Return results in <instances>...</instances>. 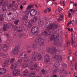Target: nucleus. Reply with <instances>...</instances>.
I'll return each mask as SVG.
<instances>
[{
  "mask_svg": "<svg viewBox=\"0 0 77 77\" xmlns=\"http://www.w3.org/2000/svg\"><path fill=\"white\" fill-rule=\"evenodd\" d=\"M58 26V24H57L54 25V24L49 25L48 26H46V27L47 28L46 31L44 32L43 33V35L45 36H48L51 34V30H53L55 32H57V27Z\"/></svg>",
  "mask_w": 77,
  "mask_h": 77,
  "instance_id": "obj_1",
  "label": "nucleus"
},
{
  "mask_svg": "<svg viewBox=\"0 0 77 77\" xmlns=\"http://www.w3.org/2000/svg\"><path fill=\"white\" fill-rule=\"evenodd\" d=\"M32 8H33L32 5L28 6L26 8V11L27 12H30V15L31 17H33L36 15L37 11H36V10L34 9H31ZM30 9L31 10H30Z\"/></svg>",
  "mask_w": 77,
  "mask_h": 77,
  "instance_id": "obj_2",
  "label": "nucleus"
},
{
  "mask_svg": "<svg viewBox=\"0 0 77 77\" xmlns=\"http://www.w3.org/2000/svg\"><path fill=\"white\" fill-rule=\"evenodd\" d=\"M35 42L36 43H39L41 46L44 45V40L41 38H38L35 39Z\"/></svg>",
  "mask_w": 77,
  "mask_h": 77,
  "instance_id": "obj_3",
  "label": "nucleus"
},
{
  "mask_svg": "<svg viewBox=\"0 0 77 77\" xmlns=\"http://www.w3.org/2000/svg\"><path fill=\"white\" fill-rule=\"evenodd\" d=\"M20 46H17L15 48L12 50V53L14 55H15L17 54L18 53L19 51V49H20Z\"/></svg>",
  "mask_w": 77,
  "mask_h": 77,
  "instance_id": "obj_4",
  "label": "nucleus"
},
{
  "mask_svg": "<svg viewBox=\"0 0 77 77\" xmlns=\"http://www.w3.org/2000/svg\"><path fill=\"white\" fill-rule=\"evenodd\" d=\"M20 71L18 70L15 69L13 71V76H19L20 75Z\"/></svg>",
  "mask_w": 77,
  "mask_h": 77,
  "instance_id": "obj_5",
  "label": "nucleus"
},
{
  "mask_svg": "<svg viewBox=\"0 0 77 77\" xmlns=\"http://www.w3.org/2000/svg\"><path fill=\"white\" fill-rule=\"evenodd\" d=\"M38 28L36 27H32V29H31V32L32 33H36L37 32H38Z\"/></svg>",
  "mask_w": 77,
  "mask_h": 77,
  "instance_id": "obj_6",
  "label": "nucleus"
},
{
  "mask_svg": "<svg viewBox=\"0 0 77 77\" xmlns=\"http://www.w3.org/2000/svg\"><path fill=\"white\" fill-rule=\"evenodd\" d=\"M44 59L46 61L47 63L49 62L50 60V56L46 54L45 56Z\"/></svg>",
  "mask_w": 77,
  "mask_h": 77,
  "instance_id": "obj_7",
  "label": "nucleus"
},
{
  "mask_svg": "<svg viewBox=\"0 0 77 77\" xmlns=\"http://www.w3.org/2000/svg\"><path fill=\"white\" fill-rule=\"evenodd\" d=\"M48 53H53V51H56V48L54 47L52 48V49H49L48 50Z\"/></svg>",
  "mask_w": 77,
  "mask_h": 77,
  "instance_id": "obj_8",
  "label": "nucleus"
},
{
  "mask_svg": "<svg viewBox=\"0 0 77 77\" xmlns=\"http://www.w3.org/2000/svg\"><path fill=\"white\" fill-rule=\"evenodd\" d=\"M6 69L4 68H2L0 69V74H6Z\"/></svg>",
  "mask_w": 77,
  "mask_h": 77,
  "instance_id": "obj_9",
  "label": "nucleus"
},
{
  "mask_svg": "<svg viewBox=\"0 0 77 77\" xmlns=\"http://www.w3.org/2000/svg\"><path fill=\"white\" fill-rule=\"evenodd\" d=\"M23 55L24 57H26L27 55V53L22 52L20 54L19 56L20 57H21V58H24V57H23Z\"/></svg>",
  "mask_w": 77,
  "mask_h": 77,
  "instance_id": "obj_10",
  "label": "nucleus"
},
{
  "mask_svg": "<svg viewBox=\"0 0 77 77\" xmlns=\"http://www.w3.org/2000/svg\"><path fill=\"white\" fill-rule=\"evenodd\" d=\"M10 61V59H8L7 60H6L3 64V65L5 67H6V66H7L8 64H9V62Z\"/></svg>",
  "mask_w": 77,
  "mask_h": 77,
  "instance_id": "obj_11",
  "label": "nucleus"
},
{
  "mask_svg": "<svg viewBox=\"0 0 77 77\" xmlns=\"http://www.w3.org/2000/svg\"><path fill=\"white\" fill-rule=\"evenodd\" d=\"M59 37V36L57 35V34H54V35H52L51 38V41H53L54 39H55L56 38Z\"/></svg>",
  "mask_w": 77,
  "mask_h": 77,
  "instance_id": "obj_12",
  "label": "nucleus"
},
{
  "mask_svg": "<svg viewBox=\"0 0 77 77\" xmlns=\"http://www.w3.org/2000/svg\"><path fill=\"white\" fill-rule=\"evenodd\" d=\"M38 20V18L36 17H35L33 18V19L31 20L30 21V23H32L33 24L35 23Z\"/></svg>",
  "mask_w": 77,
  "mask_h": 77,
  "instance_id": "obj_13",
  "label": "nucleus"
},
{
  "mask_svg": "<svg viewBox=\"0 0 77 77\" xmlns=\"http://www.w3.org/2000/svg\"><path fill=\"white\" fill-rule=\"evenodd\" d=\"M22 63V60L21 59H20L18 60L17 62V66H19L21 65V63Z\"/></svg>",
  "mask_w": 77,
  "mask_h": 77,
  "instance_id": "obj_14",
  "label": "nucleus"
},
{
  "mask_svg": "<svg viewBox=\"0 0 77 77\" xmlns=\"http://www.w3.org/2000/svg\"><path fill=\"white\" fill-rule=\"evenodd\" d=\"M8 49V46L6 45H4L2 47V49L3 51H6Z\"/></svg>",
  "mask_w": 77,
  "mask_h": 77,
  "instance_id": "obj_15",
  "label": "nucleus"
},
{
  "mask_svg": "<svg viewBox=\"0 0 77 77\" xmlns=\"http://www.w3.org/2000/svg\"><path fill=\"white\" fill-rule=\"evenodd\" d=\"M38 24L40 27L43 26L44 25V21L42 20H39L38 21Z\"/></svg>",
  "mask_w": 77,
  "mask_h": 77,
  "instance_id": "obj_16",
  "label": "nucleus"
},
{
  "mask_svg": "<svg viewBox=\"0 0 77 77\" xmlns=\"http://www.w3.org/2000/svg\"><path fill=\"white\" fill-rule=\"evenodd\" d=\"M37 66H38V64H35L34 66H32L30 67V69H31V70H33V69H35L37 68Z\"/></svg>",
  "mask_w": 77,
  "mask_h": 77,
  "instance_id": "obj_17",
  "label": "nucleus"
},
{
  "mask_svg": "<svg viewBox=\"0 0 77 77\" xmlns=\"http://www.w3.org/2000/svg\"><path fill=\"white\" fill-rule=\"evenodd\" d=\"M60 73L62 74H68V72L66 70L64 69L60 70Z\"/></svg>",
  "mask_w": 77,
  "mask_h": 77,
  "instance_id": "obj_18",
  "label": "nucleus"
},
{
  "mask_svg": "<svg viewBox=\"0 0 77 77\" xmlns=\"http://www.w3.org/2000/svg\"><path fill=\"white\" fill-rule=\"evenodd\" d=\"M27 74H28V71L27 70H26L23 72V76H27Z\"/></svg>",
  "mask_w": 77,
  "mask_h": 77,
  "instance_id": "obj_19",
  "label": "nucleus"
},
{
  "mask_svg": "<svg viewBox=\"0 0 77 77\" xmlns=\"http://www.w3.org/2000/svg\"><path fill=\"white\" fill-rule=\"evenodd\" d=\"M24 14H25V15H23L24 19L26 20H27L28 19V16H29V15L27 14H26L25 13H24Z\"/></svg>",
  "mask_w": 77,
  "mask_h": 77,
  "instance_id": "obj_20",
  "label": "nucleus"
},
{
  "mask_svg": "<svg viewBox=\"0 0 77 77\" xmlns=\"http://www.w3.org/2000/svg\"><path fill=\"white\" fill-rule=\"evenodd\" d=\"M35 75V72L31 73L29 75V77H34Z\"/></svg>",
  "mask_w": 77,
  "mask_h": 77,
  "instance_id": "obj_21",
  "label": "nucleus"
},
{
  "mask_svg": "<svg viewBox=\"0 0 77 77\" xmlns=\"http://www.w3.org/2000/svg\"><path fill=\"white\" fill-rule=\"evenodd\" d=\"M28 66V64L26 63H23L22 64V68H27Z\"/></svg>",
  "mask_w": 77,
  "mask_h": 77,
  "instance_id": "obj_22",
  "label": "nucleus"
},
{
  "mask_svg": "<svg viewBox=\"0 0 77 77\" xmlns=\"http://www.w3.org/2000/svg\"><path fill=\"white\" fill-rule=\"evenodd\" d=\"M32 59L34 61H36V55H35V54L32 56Z\"/></svg>",
  "mask_w": 77,
  "mask_h": 77,
  "instance_id": "obj_23",
  "label": "nucleus"
},
{
  "mask_svg": "<svg viewBox=\"0 0 77 77\" xmlns=\"http://www.w3.org/2000/svg\"><path fill=\"white\" fill-rule=\"evenodd\" d=\"M58 61H62V56L60 55L58 56Z\"/></svg>",
  "mask_w": 77,
  "mask_h": 77,
  "instance_id": "obj_24",
  "label": "nucleus"
},
{
  "mask_svg": "<svg viewBox=\"0 0 77 77\" xmlns=\"http://www.w3.org/2000/svg\"><path fill=\"white\" fill-rule=\"evenodd\" d=\"M30 23L32 22H29L28 25L26 26L28 28H31L32 27V23Z\"/></svg>",
  "mask_w": 77,
  "mask_h": 77,
  "instance_id": "obj_25",
  "label": "nucleus"
},
{
  "mask_svg": "<svg viewBox=\"0 0 77 77\" xmlns=\"http://www.w3.org/2000/svg\"><path fill=\"white\" fill-rule=\"evenodd\" d=\"M42 54H39L37 56V59H42Z\"/></svg>",
  "mask_w": 77,
  "mask_h": 77,
  "instance_id": "obj_26",
  "label": "nucleus"
},
{
  "mask_svg": "<svg viewBox=\"0 0 77 77\" xmlns=\"http://www.w3.org/2000/svg\"><path fill=\"white\" fill-rule=\"evenodd\" d=\"M32 47L34 49H36L37 48V45L36 44H33L32 45Z\"/></svg>",
  "mask_w": 77,
  "mask_h": 77,
  "instance_id": "obj_27",
  "label": "nucleus"
},
{
  "mask_svg": "<svg viewBox=\"0 0 77 77\" xmlns=\"http://www.w3.org/2000/svg\"><path fill=\"white\" fill-rule=\"evenodd\" d=\"M72 46H74V47H76V45H77V44L76 42L74 43V42L73 41V40H72Z\"/></svg>",
  "mask_w": 77,
  "mask_h": 77,
  "instance_id": "obj_28",
  "label": "nucleus"
},
{
  "mask_svg": "<svg viewBox=\"0 0 77 77\" xmlns=\"http://www.w3.org/2000/svg\"><path fill=\"white\" fill-rule=\"evenodd\" d=\"M58 57H59V56H58V55H55V56L54 57V58L55 59V60H58Z\"/></svg>",
  "mask_w": 77,
  "mask_h": 77,
  "instance_id": "obj_29",
  "label": "nucleus"
},
{
  "mask_svg": "<svg viewBox=\"0 0 77 77\" xmlns=\"http://www.w3.org/2000/svg\"><path fill=\"white\" fill-rule=\"evenodd\" d=\"M53 24V23H51V22L49 21L46 24V26H47V25H48V26H49Z\"/></svg>",
  "mask_w": 77,
  "mask_h": 77,
  "instance_id": "obj_30",
  "label": "nucleus"
},
{
  "mask_svg": "<svg viewBox=\"0 0 77 77\" xmlns=\"http://www.w3.org/2000/svg\"><path fill=\"white\" fill-rule=\"evenodd\" d=\"M60 65V64L59 62H57L54 65V66L56 68H57Z\"/></svg>",
  "mask_w": 77,
  "mask_h": 77,
  "instance_id": "obj_31",
  "label": "nucleus"
},
{
  "mask_svg": "<svg viewBox=\"0 0 77 77\" xmlns=\"http://www.w3.org/2000/svg\"><path fill=\"white\" fill-rule=\"evenodd\" d=\"M11 69H15V68H16V66H14V64H12L11 65Z\"/></svg>",
  "mask_w": 77,
  "mask_h": 77,
  "instance_id": "obj_32",
  "label": "nucleus"
},
{
  "mask_svg": "<svg viewBox=\"0 0 77 77\" xmlns=\"http://www.w3.org/2000/svg\"><path fill=\"white\" fill-rule=\"evenodd\" d=\"M15 60V58H13L10 61L11 63H14V60Z\"/></svg>",
  "mask_w": 77,
  "mask_h": 77,
  "instance_id": "obj_33",
  "label": "nucleus"
},
{
  "mask_svg": "<svg viewBox=\"0 0 77 77\" xmlns=\"http://www.w3.org/2000/svg\"><path fill=\"white\" fill-rule=\"evenodd\" d=\"M29 66L32 65L33 64V62H32V60H30L29 62Z\"/></svg>",
  "mask_w": 77,
  "mask_h": 77,
  "instance_id": "obj_34",
  "label": "nucleus"
},
{
  "mask_svg": "<svg viewBox=\"0 0 77 77\" xmlns=\"http://www.w3.org/2000/svg\"><path fill=\"white\" fill-rule=\"evenodd\" d=\"M65 1H63V0H61L60 1V3L61 5H62V4H63V6H65Z\"/></svg>",
  "mask_w": 77,
  "mask_h": 77,
  "instance_id": "obj_35",
  "label": "nucleus"
},
{
  "mask_svg": "<svg viewBox=\"0 0 77 77\" xmlns=\"http://www.w3.org/2000/svg\"><path fill=\"white\" fill-rule=\"evenodd\" d=\"M19 23V20H17L14 22V24L16 25H17Z\"/></svg>",
  "mask_w": 77,
  "mask_h": 77,
  "instance_id": "obj_36",
  "label": "nucleus"
},
{
  "mask_svg": "<svg viewBox=\"0 0 77 77\" xmlns=\"http://www.w3.org/2000/svg\"><path fill=\"white\" fill-rule=\"evenodd\" d=\"M56 14L60 13V10L59 9H57L56 11Z\"/></svg>",
  "mask_w": 77,
  "mask_h": 77,
  "instance_id": "obj_37",
  "label": "nucleus"
},
{
  "mask_svg": "<svg viewBox=\"0 0 77 77\" xmlns=\"http://www.w3.org/2000/svg\"><path fill=\"white\" fill-rule=\"evenodd\" d=\"M68 14L69 15V18H71V13H70V11H68Z\"/></svg>",
  "mask_w": 77,
  "mask_h": 77,
  "instance_id": "obj_38",
  "label": "nucleus"
},
{
  "mask_svg": "<svg viewBox=\"0 0 77 77\" xmlns=\"http://www.w3.org/2000/svg\"><path fill=\"white\" fill-rule=\"evenodd\" d=\"M2 11H6V8L5 7H3L2 8Z\"/></svg>",
  "mask_w": 77,
  "mask_h": 77,
  "instance_id": "obj_39",
  "label": "nucleus"
},
{
  "mask_svg": "<svg viewBox=\"0 0 77 77\" xmlns=\"http://www.w3.org/2000/svg\"><path fill=\"white\" fill-rule=\"evenodd\" d=\"M47 11H48V12L50 13L51 11V8H47Z\"/></svg>",
  "mask_w": 77,
  "mask_h": 77,
  "instance_id": "obj_40",
  "label": "nucleus"
},
{
  "mask_svg": "<svg viewBox=\"0 0 77 77\" xmlns=\"http://www.w3.org/2000/svg\"><path fill=\"white\" fill-rule=\"evenodd\" d=\"M4 26L7 29H9V25H8L5 24Z\"/></svg>",
  "mask_w": 77,
  "mask_h": 77,
  "instance_id": "obj_41",
  "label": "nucleus"
},
{
  "mask_svg": "<svg viewBox=\"0 0 77 77\" xmlns=\"http://www.w3.org/2000/svg\"><path fill=\"white\" fill-rule=\"evenodd\" d=\"M29 60V57H26L25 59L24 60V62H27Z\"/></svg>",
  "mask_w": 77,
  "mask_h": 77,
  "instance_id": "obj_42",
  "label": "nucleus"
},
{
  "mask_svg": "<svg viewBox=\"0 0 77 77\" xmlns=\"http://www.w3.org/2000/svg\"><path fill=\"white\" fill-rule=\"evenodd\" d=\"M63 67H66L67 66V65L65 63H63Z\"/></svg>",
  "mask_w": 77,
  "mask_h": 77,
  "instance_id": "obj_43",
  "label": "nucleus"
},
{
  "mask_svg": "<svg viewBox=\"0 0 77 77\" xmlns=\"http://www.w3.org/2000/svg\"><path fill=\"white\" fill-rule=\"evenodd\" d=\"M8 2H5V5L4 6H8Z\"/></svg>",
  "mask_w": 77,
  "mask_h": 77,
  "instance_id": "obj_44",
  "label": "nucleus"
},
{
  "mask_svg": "<svg viewBox=\"0 0 77 77\" xmlns=\"http://www.w3.org/2000/svg\"><path fill=\"white\" fill-rule=\"evenodd\" d=\"M62 20H63V18L61 17L59 18L58 19V21H62Z\"/></svg>",
  "mask_w": 77,
  "mask_h": 77,
  "instance_id": "obj_45",
  "label": "nucleus"
},
{
  "mask_svg": "<svg viewBox=\"0 0 77 77\" xmlns=\"http://www.w3.org/2000/svg\"><path fill=\"white\" fill-rule=\"evenodd\" d=\"M22 31V29H21V27H20V28L19 29V30L18 31V32H21V31Z\"/></svg>",
  "mask_w": 77,
  "mask_h": 77,
  "instance_id": "obj_46",
  "label": "nucleus"
},
{
  "mask_svg": "<svg viewBox=\"0 0 77 77\" xmlns=\"http://www.w3.org/2000/svg\"><path fill=\"white\" fill-rule=\"evenodd\" d=\"M20 27H18L17 26L16 28V31H17V32H18L20 29Z\"/></svg>",
  "mask_w": 77,
  "mask_h": 77,
  "instance_id": "obj_47",
  "label": "nucleus"
},
{
  "mask_svg": "<svg viewBox=\"0 0 77 77\" xmlns=\"http://www.w3.org/2000/svg\"><path fill=\"white\" fill-rule=\"evenodd\" d=\"M8 56V55L6 54H4L3 55V57L4 58Z\"/></svg>",
  "mask_w": 77,
  "mask_h": 77,
  "instance_id": "obj_48",
  "label": "nucleus"
},
{
  "mask_svg": "<svg viewBox=\"0 0 77 77\" xmlns=\"http://www.w3.org/2000/svg\"><path fill=\"white\" fill-rule=\"evenodd\" d=\"M70 64L71 66H72V67H74V66H73V65H74V64L72 63V62L71 61L70 63Z\"/></svg>",
  "mask_w": 77,
  "mask_h": 77,
  "instance_id": "obj_49",
  "label": "nucleus"
},
{
  "mask_svg": "<svg viewBox=\"0 0 77 77\" xmlns=\"http://www.w3.org/2000/svg\"><path fill=\"white\" fill-rule=\"evenodd\" d=\"M28 24H29V22H24V24L25 26H26L27 25H28Z\"/></svg>",
  "mask_w": 77,
  "mask_h": 77,
  "instance_id": "obj_50",
  "label": "nucleus"
},
{
  "mask_svg": "<svg viewBox=\"0 0 77 77\" xmlns=\"http://www.w3.org/2000/svg\"><path fill=\"white\" fill-rule=\"evenodd\" d=\"M60 17H61V18H63V14H61L60 15Z\"/></svg>",
  "mask_w": 77,
  "mask_h": 77,
  "instance_id": "obj_51",
  "label": "nucleus"
},
{
  "mask_svg": "<svg viewBox=\"0 0 77 77\" xmlns=\"http://www.w3.org/2000/svg\"><path fill=\"white\" fill-rule=\"evenodd\" d=\"M44 20L45 21H47L48 20V18L47 17H46L45 18Z\"/></svg>",
  "mask_w": 77,
  "mask_h": 77,
  "instance_id": "obj_52",
  "label": "nucleus"
},
{
  "mask_svg": "<svg viewBox=\"0 0 77 77\" xmlns=\"http://www.w3.org/2000/svg\"><path fill=\"white\" fill-rule=\"evenodd\" d=\"M30 48H31L29 46H27L26 47V49H27V50H29V49H30Z\"/></svg>",
  "mask_w": 77,
  "mask_h": 77,
  "instance_id": "obj_53",
  "label": "nucleus"
},
{
  "mask_svg": "<svg viewBox=\"0 0 77 77\" xmlns=\"http://www.w3.org/2000/svg\"><path fill=\"white\" fill-rule=\"evenodd\" d=\"M41 71L43 73H45V70L44 69H43Z\"/></svg>",
  "mask_w": 77,
  "mask_h": 77,
  "instance_id": "obj_54",
  "label": "nucleus"
},
{
  "mask_svg": "<svg viewBox=\"0 0 77 77\" xmlns=\"http://www.w3.org/2000/svg\"><path fill=\"white\" fill-rule=\"evenodd\" d=\"M7 29L5 27V26H4L3 27V30H4V31H6L7 30Z\"/></svg>",
  "mask_w": 77,
  "mask_h": 77,
  "instance_id": "obj_55",
  "label": "nucleus"
},
{
  "mask_svg": "<svg viewBox=\"0 0 77 77\" xmlns=\"http://www.w3.org/2000/svg\"><path fill=\"white\" fill-rule=\"evenodd\" d=\"M47 12L48 11L47 9H46L44 11V13H47Z\"/></svg>",
  "mask_w": 77,
  "mask_h": 77,
  "instance_id": "obj_56",
  "label": "nucleus"
},
{
  "mask_svg": "<svg viewBox=\"0 0 77 77\" xmlns=\"http://www.w3.org/2000/svg\"><path fill=\"white\" fill-rule=\"evenodd\" d=\"M70 24H71V21H70L69 23V22L67 23V26H69V25Z\"/></svg>",
  "mask_w": 77,
  "mask_h": 77,
  "instance_id": "obj_57",
  "label": "nucleus"
},
{
  "mask_svg": "<svg viewBox=\"0 0 77 77\" xmlns=\"http://www.w3.org/2000/svg\"><path fill=\"white\" fill-rule=\"evenodd\" d=\"M8 15H12V12H10L8 14Z\"/></svg>",
  "mask_w": 77,
  "mask_h": 77,
  "instance_id": "obj_58",
  "label": "nucleus"
},
{
  "mask_svg": "<svg viewBox=\"0 0 77 77\" xmlns=\"http://www.w3.org/2000/svg\"><path fill=\"white\" fill-rule=\"evenodd\" d=\"M75 23V21L74 20H72V24H73Z\"/></svg>",
  "mask_w": 77,
  "mask_h": 77,
  "instance_id": "obj_59",
  "label": "nucleus"
},
{
  "mask_svg": "<svg viewBox=\"0 0 77 77\" xmlns=\"http://www.w3.org/2000/svg\"><path fill=\"white\" fill-rule=\"evenodd\" d=\"M75 57L77 59V52H76L75 53Z\"/></svg>",
  "mask_w": 77,
  "mask_h": 77,
  "instance_id": "obj_60",
  "label": "nucleus"
},
{
  "mask_svg": "<svg viewBox=\"0 0 77 77\" xmlns=\"http://www.w3.org/2000/svg\"><path fill=\"white\" fill-rule=\"evenodd\" d=\"M27 2H25L23 3V5H26V4Z\"/></svg>",
  "mask_w": 77,
  "mask_h": 77,
  "instance_id": "obj_61",
  "label": "nucleus"
},
{
  "mask_svg": "<svg viewBox=\"0 0 77 77\" xmlns=\"http://www.w3.org/2000/svg\"><path fill=\"white\" fill-rule=\"evenodd\" d=\"M2 25L0 26V31L2 30Z\"/></svg>",
  "mask_w": 77,
  "mask_h": 77,
  "instance_id": "obj_62",
  "label": "nucleus"
},
{
  "mask_svg": "<svg viewBox=\"0 0 77 77\" xmlns=\"http://www.w3.org/2000/svg\"><path fill=\"white\" fill-rule=\"evenodd\" d=\"M14 10H17V9L18 8H17V7L16 6H15L14 7Z\"/></svg>",
  "mask_w": 77,
  "mask_h": 77,
  "instance_id": "obj_63",
  "label": "nucleus"
},
{
  "mask_svg": "<svg viewBox=\"0 0 77 77\" xmlns=\"http://www.w3.org/2000/svg\"><path fill=\"white\" fill-rule=\"evenodd\" d=\"M65 36H67L68 35V34H67V32H65Z\"/></svg>",
  "mask_w": 77,
  "mask_h": 77,
  "instance_id": "obj_64",
  "label": "nucleus"
}]
</instances>
